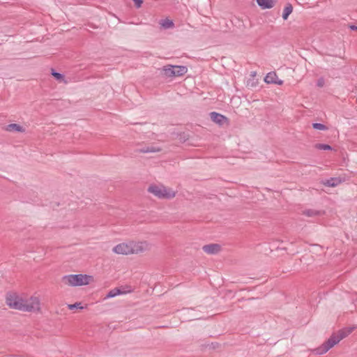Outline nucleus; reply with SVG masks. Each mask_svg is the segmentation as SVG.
<instances>
[{
	"label": "nucleus",
	"mask_w": 357,
	"mask_h": 357,
	"mask_svg": "<svg viewBox=\"0 0 357 357\" xmlns=\"http://www.w3.org/2000/svg\"><path fill=\"white\" fill-rule=\"evenodd\" d=\"M356 326L345 328L338 331L337 334H333L330 338L324 342L320 347L314 349L313 352L316 355H322L326 354L335 344L339 343L342 339L347 337L351 334L355 329Z\"/></svg>",
	"instance_id": "1"
},
{
	"label": "nucleus",
	"mask_w": 357,
	"mask_h": 357,
	"mask_svg": "<svg viewBox=\"0 0 357 357\" xmlns=\"http://www.w3.org/2000/svg\"><path fill=\"white\" fill-rule=\"evenodd\" d=\"M90 277L86 275H68L62 278V282L68 286H82L89 283Z\"/></svg>",
	"instance_id": "2"
},
{
	"label": "nucleus",
	"mask_w": 357,
	"mask_h": 357,
	"mask_svg": "<svg viewBox=\"0 0 357 357\" xmlns=\"http://www.w3.org/2000/svg\"><path fill=\"white\" fill-rule=\"evenodd\" d=\"M148 191L160 199H170L174 198L176 195L174 191L163 185H151Z\"/></svg>",
	"instance_id": "3"
},
{
	"label": "nucleus",
	"mask_w": 357,
	"mask_h": 357,
	"mask_svg": "<svg viewBox=\"0 0 357 357\" xmlns=\"http://www.w3.org/2000/svg\"><path fill=\"white\" fill-rule=\"evenodd\" d=\"M22 311L36 312L40 310V301L37 297H31L29 299H23L22 303Z\"/></svg>",
	"instance_id": "4"
},
{
	"label": "nucleus",
	"mask_w": 357,
	"mask_h": 357,
	"mask_svg": "<svg viewBox=\"0 0 357 357\" xmlns=\"http://www.w3.org/2000/svg\"><path fill=\"white\" fill-rule=\"evenodd\" d=\"M131 254H139L151 249V244L147 241H130Z\"/></svg>",
	"instance_id": "5"
},
{
	"label": "nucleus",
	"mask_w": 357,
	"mask_h": 357,
	"mask_svg": "<svg viewBox=\"0 0 357 357\" xmlns=\"http://www.w3.org/2000/svg\"><path fill=\"white\" fill-rule=\"evenodd\" d=\"M23 298L15 294H8L6 296V303L11 308L21 310Z\"/></svg>",
	"instance_id": "6"
},
{
	"label": "nucleus",
	"mask_w": 357,
	"mask_h": 357,
	"mask_svg": "<svg viewBox=\"0 0 357 357\" xmlns=\"http://www.w3.org/2000/svg\"><path fill=\"white\" fill-rule=\"evenodd\" d=\"M112 251L118 255H131L132 248L130 247V241L128 243H121L116 245L113 248Z\"/></svg>",
	"instance_id": "7"
},
{
	"label": "nucleus",
	"mask_w": 357,
	"mask_h": 357,
	"mask_svg": "<svg viewBox=\"0 0 357 357\" xmlns=\"http://www.w3.org/2000/svg\"><path fill=\"white\" fill-rule=\"evenodd\" d=\"M202 249L207 254L214 255L220 252V245L216 243H212L204 245Z\"/></svg>",
	"instance_id": "8"
},
{
	"label": "nucleus",
	"mask_w": 357,
	"mask_h": 357,
	"mask_svg": "<svg viewBox=\"0 0 357 357\" xmlns=\"http://www.w3.org/2000/svg\"><path fill=\"white\" fill-rule=\"evenodd\" d=\"M128 292H131V289L124 290L123 288H114L110 290L107 294L105 298H114L119 295L126 294Z\"/></svg>",
	"instance_id": "9"
},
{
	"label": "nucleus",
	"mask_w": 357,
	"mask_h": 357,
	"mask_svg": "<svg viewBox=\"0 0 357 357\" xmlns=\"http://www.w3.org/2000/svg\"><path fill=\"white\" fill-rule=\"evenodd\" d=\"M210 116L213 122L219 125H222L227 120V119L225 116L215 112H211Z\"/></svg>",
	"instance_id": "10"
},
{
	"label": "nucleus",
	"mask_w": 357,
	"mask_h": 357,
	"mask_svg": "<svg viewBox=\"0 0 357 357\" xmlns=\"http://www.w3.org/2000/svg\"><path fill=\"white\" fill-rule=\"evenodd\" d=\"M342 179L339 177L331 178L326 180L324 184L328 187H336L342 183Z\"/></svg>",
	"instance_id": "11"
},
{
	"label": "nucleus",
	"mask_w": 357,
	"mask_h": 357,
	"mask_svg": "<svg viewBox=\"0 0 357 357\" xmlns=\"http://www.w3.org/2000/svg\"><path fill=\"white\" fill-rule=\"evenodd\" d=\"M303 213L307 217H317L323 215L324 211L315 209H307L303 211Z\"/></svg>",
	"instance_id": "12"
},
{
	"label": "nucleus",
	"mask_w": 357,
	"mask_h": 357,
	"mask_svg": "<svg viewBox=\"0 0 357 357\" xmlns=\"http://www.w3.org/2000/svg\"><path fill=\"white\" fill-rule=\"evenodd\" d=\"M173 68L174 70L175 77L182 76L185 75L188 71L187 67L184 66H173Z\"/></svg>",
	"instance_id": "13"
},
{
	"label": "nucleus",
	"mask_w": 357,
	"mask_h": 357,
	"mask_svg": "<svg viewBox=\"0 0 357 357\" xmlns=\"http://www.w3.org/2000/svg\"><path fill=\"white\" fill-rule=\"evenodd\" d=\"M257 3L263 9L271 8L274 6L273 0H257Z\"/></svg>",
	"instance_id": "14"
},
{
	"label": "nucleus",
	"mask_w": 357,
	"mask_h": 357,
	"mask_svg": "<svg viewBox=\"0 0 357 357\" xmlns=\"http://www.w3.org/2000/svg\"><path fill=\"white\" fill-rule=\"evenodd\" d=\"M160 151V148L153 146H147L139 149L141 153H155Z\"/></svg>",
	"instance_id": "15"
},
{
	"label": "nucleus",
	"mask_w": 357,
	"mask_h": 357,
	"mask_svg": "<svg viewBox=\"0 0 357 357\" xmlns=\"http://www.w3.org/2000/svg\"><path fill=\"white\" fill-rule=\"evenodd\" d=\"M162 71L164 72V75L166 77H175L173 66L169 65V66H164L162 68Z\"/></svg>",
	"instance_id": "16"
},
{
	"label": "nucleus",
	"mask_w": 357,
	"mask_h": 357,
	"mask_svg": "<svg viewBox=\"0 0 357 357\" xmlns=\"http://www.w3.org/2000/svg\"><path fill=\"white\" fill-rule=\"evenodd\" d=\"M7 131L24 132V129L17 123H11L6 126Z\"/></svg>",
	"instance_id": "17"
},
{
	"label": "nucleus",
	"mask_w": 357,
	"mask_h": 357,
	"mask_svg": "<svg viewBox=\"0 0 357 357\" xmlns=\"http://www.w3.org/2000/svg\"><path fill=\"white\" fill-rule=\"evenodd\" d=\"M278 76L275 73H269L264 78L265 82L268 84H273V82H277Z\"/></svg>",
	"instance_id": "18"
},
{
	"label": "nucleus",
	"mask_w": 357,
	"mask_h": 357,
	"mask_svg": "<svg viewBox=\"0 0 357 357\" xmlns=\"http://www.w3.org/2000/svg\"><path fill=\"white\" fill-rule=\"evenodd\" d=\"M293 7L290 3H288L284 8L282 13V18L286 20H287L289 15L292 13Z\"/></svg>",
	"instance_id": "19"
},
{
	"label": "nucleus",
	"mask_w": 357,
	"mask_h": 357,
	"mask_svg": "<svg viewBox=\"0 0 357 357\" xmlns=\"http://www.w3.org/2000/svg\"><path fill=\"white\" fill-rule=\"evenodd\" d=\"M160 24L165 29L173 28L174 26V22L169 19L162 20Z\"/></svg>",
	"instance_id": "20"
},
{
	"label": "nucleus",
	"mask_w": 357,
	"mask_h": 357,
	"mask_svg": "<svg viewBox=\"0 0 357 357\" xmlns=\"http://www.w3.org/2000/svg\"><path fill=\"white\" fill-rule=\"evenodd\" d=\"M52 75L55 77V79L59 82H62L64 79V77L62 74L56 72L54 69H52Z\"/></svg>",
	"instance_id": "21"
},
{
	"label": "nucleus",
	"mask_w": 357,
	"mask_h": 357,
	"mask_svg": "<svg viewBox=\"0 0 357 357\" xmlns=\"http://www.w3.org/2000/svg\"><path fill=\"white\" fill-rule=\"evenodd\" d=\"M312 128L314 129H316V130H328V128L322 124V123H312Z\"/></svg>",
	"instance_id": "22"
},
{
	"label": "nucleus",
	"mask_w": 357,
	"mask_h": 357,
	"mask_svg": "<svg viewBox=\"0 0 357 357\" xmlns=\"http://www.w3.org/2000/svg\"><path fill=\"white\" fill-rule=\"evenodd\" d=\"M315 148L319 150H332V147L330 145L324 144H317Z\"/></svg>",
	"instance_id": "23"
},
{
	"label": "nucleus",
	"mask_w": 357,
	"mask_h": 357,
	"mask_svg": "<svg viewBox=\"0 0 357 357\" xmlns=\"http://www.w3.org/2000/svg\"><path fill=\"white\" fill-rule=\"evenodd\" d=\"M68 308L70 310L83 309V307L81 305V303H75L74 304L68 305Z\"/></svg>",
	"instance_id": "24"
},
{
	"label": "nucleus",
	"mask_w": 357,
	"mask_h": 357,
	"mask_svg": "<svg viewBox=\"0 0 357 357\" xmlns=\"http://www.w3.org/2000/svg\"><path fill=\"white\" fill-rule=\"evenodd\" d=\"M325 84L324 79L321 77L317 80V85L319 87H323Z\"/></svg>",
	"instance_id": "25"
},
{
	"label": "nucleus",
	"mask_w": 357,
	"mask_h": 357,
	"mask_svg": "<svg viewBox=\"0 0 357 357\" xmlns=\"http://www.w3.org/2000/svg\"><path fill=\"white\" fill-rule=\"evenodd\" d=\"M135 3V6L137 8H140L142 6V4L143 3V1L142 0H132Z\"/></svg>",
	"instance_id": "26"
},
{
	"label": "nucleus",
	"mask_w": 357,
	"mask_h": 357,
	"mask_svg": "<svg viewBox=\"0 0 357 357\" xmlns=\"http://www.w3.org/2000/svg\"><path fill=\"white\" fill-rule=\"evenodd\" d=\"M282 83H283V82L282 80H279L278 79L277 82H273V84H277L281 85V84H282Z\"/></svg>",
	"instance_id": "27"
},
{
	"label": "nucleus",
	"mask_w": 357,
	"mask_h": 357,
	"mask_svg": "<svg viewBox=\"0 0 357 357\" xmlns=\"http://www.w3.org/2000/svg\"><path fill=\"white\" fill-rule=\"evenodd\" d=\"M349 28L351 29V30H357V26H355V25H351L349 26Z\"/></svg>",
	"instance_id": "28"
}]
</instances>
